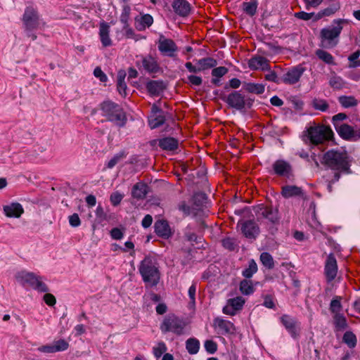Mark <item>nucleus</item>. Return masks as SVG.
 <instances>
[{"label": "nucleus", "instance_id": "f257e3e1", "mask_svg": "<svg viewBox=\"0 0 360 360\" xmlns=\"http://www.w3.org/2000/svg\"><path fill=\"white\" fill-rule=\"evenodd\" d=\"M352 159L343 149H331L324 153L322 164L330 169L331 173L350 174Z\"/></svg>", "mask_w": 360, "mask_h": 360}, {"label": "nucleus", "instance_id": "f03ea898", "mask_svg": "<svg viewBox=\"0 0 360 360\" xmlns=\"http://www.w3.org/2000/svg\"><path fill=\"white\" fill-rule=\"evenodd\" d=\"M139 271L147 285L154 287L159 283L160 274L155 258L150 256L145 257L139 266Z\"/></svg>", "mask_w": 360, "mask_h": 360}, {"label": "nucleus", "instance_id": "7ed1b4c3", "mask_svg": "<svg viewBox=\"0 0 360 360\" xmlns=\"http://www.w3.org/2000/svg\"><path fill=\"white\" fill-rule=\"evenodd\" d=\"M342 297L335 295L329 304V311L332 315V323L335 333L342 332L349 328V323L345 314L342 313Z\"/></svg>", "mask_w": 360, "mask_h": 360}, {"label": "nucleus", "instance_id": "20e7f679", "mask_svg": "<svg viewBox=\"0 0 360 360\" xmlns=\"http://www.w3.org/2000/svg\"><path fill=\"white\" fill-rule=\"evenodd\" d=\"M22 21L27 36L30 37L32 40H35L37 35L34 34L33 31L39 28L41 25H44L40 18L38 11L32 6L26 7L22 15Z\"/></svg>", "mask_w": 360, "mask_h": 360}, {"label": "nucleus", "instance_id": "39448f33", "mask_svg": "<svg viewBox=\"0 0 360 360\" xmlns=\"http://www.w3.org/2000/svg\"><path fill=\"white\" fill-rule=\"evenodd\" d=\"M101 109L103 116L114 122L117 126L124 127L127 122V117L123 109L117 104L112 101H104L101 105Z\"/></svg>", "mask_w": 360, "mask_h": 360}, {"label": "nucleus", "instance_id": "423d86ee", "mask_svg": "<svg viewBox=\"0 0 360 360\" xmlns=\"http://www.w3.org/2000/svg\"><path fill=\"white\" fill-rule=\"evenodd\" d=\"M16 281L23 287H30L32 289L41 292H48L49 288L42 281V277L33 272L21 271L15 275Z\"/></svg>", "mask_w": 360, "mask_h": 360}, {"label": "nucleus", "instance_id": "0eeeda50", "mask_svg": "<svg viewBox=\"0 0 360 360\" xmlns=\"http://www.w3.org/2000/svg\"><path fill=\"white\" fill-rule=\"evenodd\" d=\"M307 136L312 144L318 145L330 140L333 132L330 127L322 124H314L307 128Z\"/></svg>", "mask_w": 360, "mask_h": 360}, {"label": "nucleus", "instance_id": "6e6552de", "mask_svg": "<svg viewBox=\"0 0 360 360\" xmlns=\"http://www.w3.org/2000/svg\"><path fill=\"white\" fill-rule=\"evenodd\" d=\"M186 326L185 322L174 315L166 316L161 326L160 330L162 333L172 332L176 335H181Z\"/></svg>", "mask_w": 360, "mask_h": 360}, {"label": "nucleus", "instance_id": "1a4fd4ad", "mask_svg": "<svg viewBox=\"0 0 360 360\" xmlns=\"http://www.w3.org/2000/svg\"><path fill=\"white\" fill-rule=\"evenodd\" d=\"M253 210L258 217L266 219L272 224H278L279 223L280 217L278 209L276 208L259 204L255 206Z\"/></svg>", "mask_w": 360, "mask_h": 360}, {"label": "nucleus", "instance_id": "9d476101", "mask_svg": "<svg viewBox=\"0 0 360 360\" xmlns=\"http://www.w3.org/2000/svg\"><path fill=\"white\" fill-rule=\"evenodd\" d=\"M229 107L238 110H243L246 106L250 108L252 105L250 101H246L245 96L238 91H234L229 94L223 99Z\"/></svg>", "mask_w": 360, "mask_h": 360}, {"label": "nucleus", "instance_id": "9b49d317", "mask_svg": "<svg viewBox=\"0 0 360 360\" xmlns=\"http://www.w3.org/2000/svg\"><path fill=\"white\" fill-rule=\"evenodd\" d=\"M271 174L278 176L291 179L294 176L293 169L291 164L283 159L276 160L272 164Z\"/></svg>", "mask_w": 360, "mask_h": 360}, {"label": "nucleus", "instance_id": "f8f14e48", "mask_svg": "<svg viewBox=\"0 0 360 360\" xmlns=\"http://www.w3.org/2000/svg\"><path fill=\"white\" fill-rule=\"evenodd\" d=\"M240 227L243 236L249 239H255L259 233V227L253 220H240L237 224Z\"/></svg>", "mask_w": 360, "mask_h": 360}, {"label": "nucleus", "instance_id": "ddd939ff", "mask_svg": "<svg viewBox=\"0 0 360 360\" xmlns=\"http://www.w3.org/2000/svg\"><path fill=\"white\" fill-rule=\"evenodd\" d=\"M341 20L338 21V25L336 26L328 27L323 28L321 31V37L322 43L327 42L328 45H335L337 42L333 43L335 39L338 38L342 30L340 25Z\"/></svg>", "mask_w": 360, "mask_h": 360}, {"label": "nucleus", "instance_id": "4468645a", "mask_svg": "<svg viewBox=\"0 0 360 360\" xmlns=\"http://www.w3.org/2000/svg\"><path fill=\"white\" fill-rule=\"evenodd\" d=\"M165 122L164 111L156 104L151 107V115L148 117V124L151 129H156L162 126Z\"/></svg>", "mask_w": 360, "mask_h": 360}, {"label": "nucleus", "instance_id": "2eb2a0df", "mask_svg": "<svg viewBox=\"0 0 360 360\" xmlns=\"http://www.w3.org/2000/svg\"><path fill=\"white\" fill-rule=\"evenodd\" d=\"M305 71V68L299 65L289 69L282 77L281 80L287 84H295L300 79Z\"/></svg>", "mask_w": 360, "mask_h": 360}, {"label": "nucleus", "instance_id": "dca6fc26", "mask_svg": "<svg viewBox=\"0 0 360 360\" xmlns=\"http://www.w3.org/2000/svg\"><path fill=\"white\" fill-rule=\"evenodd\" d=\"M324 273L326 277L327 282L333 281L338 273V264L335 257L333 254L330 253L328 255L325 262Z\"/></svg>", "mask_w": 360, "mask_h": 360}, {"label": "nucleus", "instance_id": "f3484780", "mask_svg": "<svg viewBox=\"0 0 360 360\" xmlns=\"http://www.w3.org/2000/svg\"><path fill=\"white\" fill-rule=\"evenodd\" d=\"M335 130L339 136L345 140L356 141L360 139V133L355 131L352 126L347 124H337Z\"/></svg>", "mask_w": 360, "mask_h": 360}, {"label": "nucleus", "instance_id": "a211bd4d", "mask_svg": "<svg viewBox=\"0 0 360 360\" xmlns=\"http://www.w3.org/2000/svg\"><path fill=\"white\" fill-rule=\"evenodd\" d=\"M245 300L240 296L228 300L227 304L223 308V313L225 314L234 316L236 312L242 309Z\"/></svg>", "mask_w": 360, "mask_h": 360}, {"label": "nucleus", "instance_id": "6ab92c4d", "mask_svg": "<svg viewBox=\"0 0 360 360\" xmlns=\"http://www.w3.org/2000/svg\"><path fill=\"white\" fill-rule=\"evenodd\" d=\"M158 49L163 55L174 57L177 51V46L172 39H160L158 43Z\"/></svg>", "mask_w": 360, "mask_h": 360}, {"label": "nucleus", "instance_id": "aec40b11", "mask_svg": "<svg viewBox=\"0 0 360 360\" xmlns=\"http://www.w3.org/2000/svg\"><path fill=\"white\" fill-rule=\"evenodd\" d=\"M214 325L219 330V333L222 335L233 334L236 331L233 323L221 318H216L214 320Z\"/></svg>", "mask_w": 360, "mask_h": 360}, {"label": "nucleus", "instance_id": "412c9836", "mask_svg": "<svg viewBox=\"0 0 360 360\" xmlns=\"http://www.w3.org/2000/svg\"><path fill=\"white\" fill-rule=\"evenodd\" d=\"M140 63L148 73L155 74L160 71V68L157 60L150 55L143 57Z\"/></svg>", "mask_w": 360, "mask_h": 360}, {"label": "nucleus", "instance_id": "4be33fe9", "mask_svg": "<svg viewBox=\"0 0 360 360\" xmlns=\"http://www.w3.org/2000/svg\"><path fill=\"white\" fill-rule=\"evenodd\" d=\"M172 6L175 13L181 17L188 16L191 12V4L186 0H174Z\"/></svg>", "mask_w": 360, "mask_h": 360}, {"label": "nucleus", "instance_id": "5701e85b", "mask_svg": "<svg viewBox=\"0 0 360 360\" xmlns=\"http://www.w3.org/2000/svg\"><path fill=\"white\" fill-rule=\"evenodd\" d=\"M155 232L164 238H169L172 236V231L168 222L166 220H158L155 223Z\"/></svg>", "mask_w": 360, "mask_h": 360}, {"label": "nucleus", "instance_id": "b1692460", "mask_svg": "<svg viewBox=\"0 0 360 360\" xmlns=\"http://www.w3.org/2000/svg\"><path fill=\"white\" fill-rule=\"evenodd\" d=\"M281 323L293 338L298 336L295 320L288 315H283L281 318Z\"/></svg>", "mask_w": 360, "mask_h": 360}, {"label": "nucleus", "instance_id": "393cba45", "mask_svg": "<svg viewBox=\"0 0 360 360\" xmlns=\"http://www.w3.org/2000/svg\"><path fill=\"white\" fill-rule=\"evenodd\" d=\"M4 212L8 217L18 218L24 212L22 206L18 202H13L4 206Z\"/></svg>", "mask_w": 360, "mask_h": 360}, {"label": "nucleus", "instance_id": "a878e982", "mask_svg": "<svg viewBox=\"0 0 360 360\" xmlns=\"http://www.w3.org/2000/svg\"><path fill=\"white\" fill-rule=\"evenodd\" d=\"M146 87L151 96H159L165 88L164 82L160 80H150L146 83Z\"/></svg>", "mask_w": 360, "mask_h": 360}, {"label": "nucleus", "instance_id": "bb28decb", "mask_svg": "<svg viewBox=\"0 0 360 360\" xmlns=\"http://www.w3.org/2000/svg\"><path fill=\"white\" fill-rule=\"evenodd\" d=\"M248 65L250 68L252 70L261 69L262 70H267L269 69L268 60L260 56H255L250 59Z\"/></svg>", "mask_w": 360, "mask_h": 360}, {"label": "nucleus", "instance_id": "cd10ccee", "mask_svg": "<svg viewBox=\"0 0 360 360\" xmlns=\"http://www.w3.org/2000/svg\"><path fill=\"white\" fill-rule=\"evenodd\" d=\"M158 146L164 150L174 151L178 148L179 141L173 137H165L159 139Z\"/></svg>", "mask_w": 360, "mask_h": 360}, {"label": "nucleus", "instance_id": "c85d7f7f", "mask_svg": "<svg viewBox=\"0 0 360 360\" xmlns=\"http://www.w3.org/2000/svg\"><path fill=\"white\" fill-rule=\"evenodd\" d=\"M135 22L136 28L139 31H143L153 25V18L150 14H143L141 17H136Z\"/></svg>", "mask_w": 360, "mask_h": 360}, {"label": "nucleus", "instance_id": "c756f323", "mask_svg": "<svg viewBox=\"0 0 360 360\" xmlns=\"http://www.w3.org/2000/svg\"><path fill=\"white\" fill-rule=\"evenodd\" d=\"M110 26L105 22H101L99 27V35L101 41L103 46H109L112 44V41L109 36Z\"/></svg>", "mask_w": 360, "mask_h": 360}, {"label": "nucleus", "instance_id": "7c9ffc66", "mask_svg": "<svg viewBox=\"0 0 360 360\" xmlns=\"http://www.w3.org/2000/svg\"><path fill=\"white\" fill-rule=\"evenodd\" d=\"M302 194V188L297 186L286 185L282 187L281 195L285 198L300 196Z\"/></svg>", "mask_w": 360, "mask_h": 360}, {"label": "nucleus", "instance_id": "2f4dec72", "mask_svg": "<svg viewBox=\"0 0 360 360\" xmlns=\"http://www.w3.org/2000/svg\"><path fill=\"white\" fill-rule=\"evenodd\" d=\"M148 186L142 182L136 184L131 191V195L136 199H143L148 193Z\"/></svg>", "mask_w": 360, "mask_h": 360}, {"label": "nucleus", "instance_id": "473e14b6", "mask_svg": "<svg viewBox=\"0 0 360 360\" xmlns=\"http://www.w3.org/2000/svg\"><path fill=\"white\" fill-rule=\"evenodd\" d=\"M243 89L248 93L262 94L264 92L265 85L260 83L244 82Z\"/></svg>", "mask_w": 360, "mask_h": 360}, {"label": "nucleus", "instance_id": "72a5a7b5", "mask_svg": "<svg viewBox=\"0 0 360 360\" xmlns=\"http://www.w3.org/2000/svg\"><path fill=\"white\" fill-rule=\"evenodd\" d=\"M196 65L199 66L200 72L215 67L217 61L213 58L206 57L196 60Z\"/></svg>", "mask_w": 360, "mask_h": 360}, {"label": "nucleus", "instance_id": "f704fd0d", "mask_svg": "<svg viewBox=\"0 0 360 360\" xmlns=\"http://www.w3.org/2000/svg\"><path fill=\"white\" fill-rule=\"evenodd\" d=\"M186 348L190 354H195L200 349V342L194 338H188L186 342Z\"/></svg>", "mask_w": 360, "mask_h": 360}, {"label": "nucleus", "instance_id": "c9c22d12", "mask_svg": "<svg viewBox=\"0 0 360 360\" xmlns=\"http://www.w3.org/2000/svg\"><path fill=\"white\" fill-rule=\"evenodd\" d=\"M239 289L240 292L245 295H250L255 292L252 281L247 279L240 281Z\"/></svg>", "mask_w": 360, "mask_h": 360}, {"label": "nucleus", "instance_id": "e433bc0d", "mask_svg": "<svg viewBox=\"0 0 360 360\" xmlns=\"http://www.w3.org/2000/svg\"><path fill=\"white\" fill-rule=\"evenodd\" d=\"M257 5L256 0H250V1L243 2L242 8L246 14L253 16L256 13Z\"/></svg>", "mask_w": 360, "mask_h": 360}, {"label": "nucleus", "instance_id": "4c0bfd02", "mask_svg": "<svg viewBox=\"0 0 360 360\" xmlns=\"http://www.w3.org/2000/svg\"><path fill=\"white\" fill-rule=\"evenodd\" d=\"M342 342L349 348H354L356 345L357 339L356 335L352 331H346L342 337Z\"/></svg>", "mask_w": 360, "mask_h": 360}, {"label": "nucleus", "instance_id": "58836bf2", "mask_svg": "<svg viewBox=\"0 0 360 360\" xmlns=\"http://www.w3.org/2000/svg\"><path fill=\"white\" fill-rule=\"evenodd\" d=\"M338 101L345 108L356 106L358 103L357 100L352 96H341L338 97Z\"/></svg>", "mask_w": 360, "mask_h": 360}, {"label": "nucleus", "instance_id": "ea45409f", "mask_svg": "<svg viewBox=\"0 0 360 360\" xmlns=\"http://www.w3.org/2000/svg\"><path fill=\"white\" fill-rule=\"evenodd\" d=\"M340 177V173H328L323 176L327 183V190L329 193H332L333 184L338 182Z\"/></svg>", "mask_w": 360, "mask_h": 360}, {"label": "nucleus", "instance_id": "a19ab883", "mask_svg": "<svg viewBox=\"0 0 360 360\" xmlns=\"http://www.w3.org/2000/svg\"><path fill=\"white\" fill-rule=\"evenodd\" d=\"M329 85L334 89L340 90L346 85V82L340 76L333 75L329 79Z\"/></svg>", "mask_w": 360, "mask_h": 360}, {"label": "nucleus", "instance_id": "79ce46f5", "mask_svg": "<svg viewBox=\"0 0 360 360\" xmlns=\"http://www.w3.org/2000/svg\"><path fill=\"white\" fill-rule=\"evenodd\" d=\"M259 259L262 264L268 269H272L274 267V258L269 252H262L260 255Z\"/></svg>", "mask_w": 360, "mask_h": 360}, {"label": "nucleus", "instance_id": "37998d69", "mask_svg": "<svg viewBox=\"0 0 360 360\" xmlns=\"http://www.w3.org/2000/svg\"><path fill=\"white\" fill-rule=\"evenodd\" d=\"M316 56L326 63L328 65H335L334 58L333 56L328 52L322 50L318 49L316 51Z\"/></svg>", "mask_w": 360, "mask_h": 360}, {"label": "nucleus", "instance_id": "c03bdc74", "mask_svg": "<svg viewBox=\"0 0 360 360\" xmlns=\"http://www.w3.org/2000/svg\"><path fill=\"white\" fill-rule=\"evenodd\" d=\"M257 271V264L254 259L249 261L248 267L245 269L242 275L246 278H250Z\"/></svg>", "mask_w": 360, "mask_h": 360}, {"label": "nucleus", "instance_id": "a18cd8bd", "mask_svg": "<svg viewBox=\"0 0 360 360\" xmlns=\"http://www.w3.org/2000/svg\"><path fill=\"white\" fill-rule=\"evenodd\" d=\"M312 107L317 110L326 112L328 110L329 105L324 99L314 98L311 102Z\"/></svg>", "mask_w": 360, "mask_h": 360}, {"label": "nucleus", "instance_id": "49530a36", "mask_svg": "<svg viewBox=\"0 0 360 360\" xmlns=\"http://www.w3.org/2000/svg\"><path fill=\"white\" fill-rule=\"evenodd\" d=\"M338 11V8L335 6H330L325 9L321 10L317 14H316L314 20H318L324 16H330L333 15Z\"/></svg>", "mask_w": 360, "mask_h": 360}, {"label": "nucleus", "instance_id": "de8ad7c7", "mask_svg": "<svg viewBox=\"0 0 360 360\" xmlns=\"http://www.w3.org/2000/svg\"><path fill=\"white\" fill-rule=\"evenodd\" d=\"M206 200L207 196L202 192L196 193L193 196V204L198 207L202 206L206 202Z\"/></svg>", "mask_w": 360, "mask_h": 360}, {"label": "nucleus", "instance_id": "09e8293b", "mask_svg": "<svg viewBox=\"0 0 360 360\" xmlns=\"http://www.w3.org/2000/svg\"><path fill=\"white\" fill-rule=\"evenodd\" d=\"M130 13V6L128 5H124L122 8V13L120 17V20L123 25L129 24Z\"/></svg>", "mask_w": 360, "mask_h": 360}, {"label": "nucleus", "instance_id": "8fccbe9b", "mask_svg": "<svg viewBox=\"0 0 360 360\" xmlns=\"http://www.w3.org/2000/svg\"><path fill=\"white\" fill-rule=\"evenodd\" d=\"M359 56L360 51H356L349 56L348 60L349 61V68H355L360 66V60H359Z\"/></svg>", "mask_w": 360, "mask_h": 360}, {"label": "nucleus", "instance_id": "3c124183", "mask_svg": "<svg viewBox=\"0 0 360 360\" xmlns=\"http://www.w3.org/2000/svg\"><path fill=\"white\" fill-rule=\"evenodd\" d=\"M167 350V347L164 342H158L153 348V354L156 358H160Z\"/></svg>", "mask_w": 360, "mask_h": 360}, {"label": "nucleus", "instance_id": "603ef678", "mask_svg": "<svg viewBox=\"0 0 360 360\" xmlns=\"http://www.w3.org/2000/svg\"><path fill=\"white\" fill-rule=\"evenodd\" d=\"M53 345L55 349V352L65 351L68 349L69 347L68 342L63 339H60L53 342Z\"/></svg>", "mask_w": 360, "mask_h": 360}, {"label": "nucleus", "instance_id": "864d4df0", "mask_svg": "<svg viewBox=\"0 0 360 360\" xmlns=\"http://www.w3.org/2000/svg\"><path fill=\"white\" fill-rule=\"evenodd\" d=\"M197 290L196 283H193V284L188 288V297L190 299L189 304L191 306H195V294Z\"/></svg>", "mask_w": 360, "mask_h": 360}, {"label": "nucleus", "instance_id": "5fc2aeb1", "mask_svg": "<svg viewBox=\"0 0 360 360\" xmlns=\"http://www.w3.org/2000/svg\"><path fill=\"white\" fill-rule=\"evenodd\" d=\"M204 347H205V350L209 354H214L217 350V343L214 341L212 340H206L205 342V343H204Z\"/></svg>", "mask_w": 360, "mask_h": 360}, {"label": "nucleus", "instance_id": "6e6d98bb", "mask_svg": "<svg viewBox=\"0 0 360 360\" xmlns=\"http://www.w3.org/2000/svg\"><path fill=\"white\" fill-rule=\"evenodd\" d=\"M223 247L229 250H234L236 246V240L231 238H226L221 240Z\"/></svg>", "mask_w": 360, "mask_h": 360}, {"label": "nucleus", "instance_id": "4d7b16f0", "mask_svg": "<svg viewBox=\"0 0 360 360\" xmlns=\"http://www.w3.org/2000/svg\"><path fill=\"white\" fill-rule=\"evenodd\" d=\"M228 72V69L226 67L220 66L215 68L212 71V75L214 77L220 78Z\"/></svg>", "mask_w": 360, "mask_h": 360}, {"label": "nucleus", "instance_id": "13d9d810", "mask_svg": "<svg viewBox=\"0 0 360 360\" xmlns=\"http://www.w3.org/2000/svg\"><path fill=\"white\" fill-rule=\"evenodd\" d=\"M123 31L125 32V37L129 39H134L136 41L138 40L136 35L134 31V30L129 27V24L124 25L122 27Z\"/></svg>", "mask_w": 360, "mask_h": 360}, {"label": "nucleus", "instance_id": "bf43d9fd", "mask_svg": "<svg viewBox=\"0 0 360 360\" xmlns=\"http://www.w3.org/2000/svg\"><path fill=\"white\" fill-rule=\"evenodd\" d=\"M123 198L124 195L116 191L111 194L110 199L112 205L114 206H117L121 202Z\"/></svg>", "mask_w": 360, "mask_h": 360}, {"label": "nucleus", "instance_id": "052dcab7", "mask_svg": "<svg viewBox=\"0 0 360 360\" xmlns=\"http://www.w3.org/2000/svg\"><path fill=\"white\" fill-rule=\"evenodd\" d=\"M347 117V115L342 112L338 113L335 115H334L332 118V122L334 125L335 129H336L337 124H343L344 123H342V121L345 120Z\"/></svg>", "mask_w": 360, "mask_h": 360}, {"label": "nucleus", "instance_id": "680f3d73", "mask_svg": "<svg viewBox=\"0 0 360 360\" xmlns=\"http://www.w3.org/2000/svg\"><path fill=\"white\" fill-rule=\"evenodd\" d=\"M123 157V153L116 154L108 161L107 167L109 169L113 168Z\"/></svg>", "mask_w": 360, "mask_h": 360}, {"label": "nucleus", "instance_id": "e2e57ef3", "mask_svg": "<svg viewBox=\"0 0 360 360\" xmlns=\"http://www.w3.org/2000/svg\"><path fill=\"white\" fill-rule=\"evenodd\" d=\"M314 13H306L304 11H300L295 13V17L301 19L303 20H310L313 16L315 17Z\"/></svg>", "mask_w": 360, "mask_h": 360}, {"label": "nucleus", "instance_id": "0e129e2a", "mask_svg": "<svg viewBox=\"0 0 360 360\" xmlns=\"http://www.w3.org/2000/svg\"><path fill=\"white\" fill-rule=\"evenodd\" d=\"M70 225L72 227H78L81 224V220L78 214L75 213L69 217Z\"/></svg>", "mask_w": 360, "mask_h": 360}, {"label": "nucleus", "instance_id": "69168bd1", "mask_svg": "<svg viewBox=\"0 0 360 360\" xmlns=\"http://www.w3.org/2000/svg\"><path fill=\"white\" fill-rule=\"evenodd\" d=\"M94 75L96 77L98 78L100 81L102 82H106L108 79L106 75L102 71V70L99 67H96L94 69Z\"/></svg>", "mask_w": 360, "mask_h": 360}, {"label": "nucleus", "instance_id": "338daca9", "mask_svg": "<svg viewBox=\"0 0 360 360\" xmlns=\"http://www.w3.org/2000/svg\"><path fill=\"white\" fill-rule=\"evenodd\" d=\"M185 237L186 240L190 242H195V243L201 242V238L198 236L195 233L186 232Z\"/></svg>", "mask_w": 360, "mask_h": 360}, {"label": "nucleus", "instance_id": "774afa93", "mask_svg": "<svg viewBox=\"0 0 360 360\" xmlns=\"http://www.w3.org/2000/svg\"><path fill=\"white\" fill-rule=\"evenodd\" d=\"M188 79L189 83L194 86H200L202 82V79L200 77L193 75L188 76Z\"/></svg>", "mask_w": 360, "mask_h": 360}]
</instances>
